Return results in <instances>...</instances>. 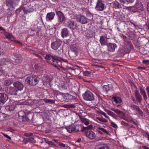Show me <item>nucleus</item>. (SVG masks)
<instances>
[{
  "label": "nucleus",
  "instance_id": "1",
  "mask_svg": "<svg viewBox=\"0 0 149 149\" xmlns=\"http://www.w3.org/2000/svg\"><path fill=\"white\" fill-rule=\"evenodd\" d=\"M39 80V78L35 75L30 76L25 80L26 82L32 86L36 85L38 83Z\"/></svg>",
  "mask_w": 149,
  "mask_h": 149
},
{
  "label": "nucleus",
  "instance_id": "2",
  "mask_svg": "<svg viewBox=\"0 0 149 149\" xmlns=\"http://www.w3.org/2000/svg\"><path fill=\"white\" fill-rule=\"evenodd\" d=\"M83 98L85 100L92 101L94 100L95 98L93 94L90 91L87 90L82 95Z\"/></svg>",
  "mask_w": 149,
  "mask_h": 149
},
{
  "label": "nucleus",
  "instance_id": "3",
  "mask_svg": "<svg viewBox=\"0 0 149 149\" xmlns=\"http://www.w3.org/2000/svg\"><path fill=\"white\" fill-rule=\"evenodd\" d=\"M143 10V6L139 1H137L134 6L130 7V10L134 13L138 12L139 10Z\"/></svg>",
  "mask_w": 149,
  "mask_h": 149
},
{
  "label": "nucleus",
  "instance_id": "4",
  "mask_svg": "<svg viewBox=\"0 0 149 149\" xmlns=\"http://www.w3.org/2000/svg\"><path fill=\"white\" fill-rule=\"evenodd\" d=\"M106 8L104 1L102 0H98L96 3L95 9L98 11L104 10Z\"/></svg>",
  "mask_w": 149,
  "mask_h": 149
},
{
  "label": "nucleus",
  "instance_id": "5",
  "mask_svg": "<svg viewBox=\"0 0 149 149\" xmlns=\"http://www.w3.org/2000/svg\"><path fill=\"white\" fill-rule=\"evenodd\" d=\"M23 60L21 56L19 54H14L11 57V60L16 63H21Z\"/></svg>",
  "mask_w": 149,
  "mask_h": 149
},
{
  "label": "nucleus",
  "instance_id": "6",
  "mask_svg": "<svg viewBox=\"0 0 149 149\" xmlns=\"http://www.w3.org/2000/svg\"><path fill=\"white\" fill-rule=\"evenodd\" d=\"M19 0H7L6 1V5L9 7V8L13 9L14 6H17Z\"/></svg>",
  "mask_w": 149,
  "mask_h": 149
},
{
  "label": "nucleus",
  "instance_id": "7",
  "mask_svg": "<svg viewBox=\"0 0 149 149\" xmlns=\"http://www.w3.org/2000/svg\"><path fill=\"white\" fill-rule=\"evenodd\" d=\"M81 126L79 125H71L66 128L67 131L70 133L73 132H76L79 131Z\"/></svg>",
  "mask_w": 149,
  "mask_h": 149
},
{
  "label": "nucleus",
  "instance_id": "8",
  "mask_svg": "<svg viewBox=\"0 0 149 149\" xmlns=\"http://www.w3.org/2000/svg\"><path fill=\"white\" fill-rule=\"evenodd\" d=\"M56 14L58 16V20L61 23L65 20V17L63 13L60 10H58V9H55Z\"/></svg>",
  "mask_w": 149,
  "mask_h": 149
},
{
  "label": "nucleus",
  "instance_id": "9",
  "mask_svg": "<svg viewBox=\"0 0 149 149\" xmlns=\"http://www.w3.org/2000/svg\"><path fill=\"white\" fill-rule=\"evenodd\" d=\"M75 17H77V21L82 24H86L88 22L87 18L83 15H76Z\"/></svg>",
  "mask_w": 149,
  "mask_h": 149
},
{
  "label": "nucleus",
  "instance_id": "10",
  "mask_svg": "<svg viewBox=\"0 0 149 149\" xmlns=\"http://www.w3.org/2000/svg\"><path fill=\"white\" fill-rule=\"evenodd\" d=\"M70 49L72 56L75 57L77 56L78 52V49L76 44H72L70 46Z\"/></svg>",
  "mask_w": 149,
  "mask_h": 149
},
{
  "label": "nucleus",
  "instance_id": "11",
  "mask_svg": "<svg viewBox=\"0 0 149 149\" xmlns=\"http://www.w3.org/2000/svg\"><path fill=\"white\" fill-rule=\"evenodd\" d=\"M61 43V41L60 40H56L55 41L51 44V47L53 49L56 50L59 47Z\"/></svg>",
  "mask_w": 149,
  "mask_h": 149
},
{
  "label": "nucleus",
  "instance_id": "12",
  "mask_svg": "<svg viewBox=\"0 0 149 149\" xmlns=\"http://www.w3.org/2000/svg\"><path fill=\"white\" fill-rule=\"evenodd\" d=\"M13 85L17 91H22L24 87L23 84L19 81L15 82Z\"/></svg>",
  "mask_w": 149,
  "mask_h": 149
},
{
  "label": "nucleus",
  "instance_id": "13",
  "mask_svg": "<svg viewBox=\"0 0 149 149\" xmlns=\"http://www.w3.org/2000/svg\"><path fill=\"white\" fill-rule=\"evenodd\" d=\"M17 91L14 86H10L7 88V92L10 95H16L17 94Z\"/></svg>",
  "mask_w": 149,
  "mask_h": 149
},
{
  "label": "nucleus",
  "instance_id": "14",
  "mask_svg": "<svg viewBox=\"0 0 149 149\" xmlns=\"http://www.w3.org/2000/svg\"><path fill=\"white\" fill-rule=\"evenodd\" d=\"M62 100L65 102H68L70 100H75L76 98L68 94H65L63 95Z\"/></svg>",
  "mask_w": 149,
  "mask_h": 149
},
{
  "label": "nucleus",
  "instance_id": "15",
  "mask_svg": "<svg viewBox=\"0 0 149 149\" xmlns=\"http://www.w3.org/2000/svg\"><path fill=\"white\" fill-rule=\"evenodd\" d=\"M129 107L132 110H135L137 111L136 113L139 114L141 115H142L143 112L136 105H135L134 104H131L129 106Z\"/></svg>",
  "mask_w": 149,
  "mask_h": 149
},
{
  "label": "nucleus",
  "instance_id": "16",
  "mask_svg": "<svg viewBox=\"0 0 149 149\" xmlns=\"http://www.w3.org/2000/svg\"><path fill=\"white\" fill-rule=\"evenodd\" d=\"M107 38L106 36H102L100 37V42L102 46L107 45L108 44Z\"/></svg>",
  "mask_w": 149,
  "mask_h": 149
},
{
  "label": "nucleus",
  "instance_id": "17",
  "mask_svg": "<svg viewBox=\"0 0 149 149\" xmlns=\"http://www.w3.org/2000/svg\"><path fill=\"white\" fill-rule=\"evenodd\" d=\"M68 26L72 29H77L78 26L76 22L74 21H70L68 22Z\"/></svg>",
  "mask_w": 149,
  "mask_h": 149
},
{
  "label": "nucleus",
  "instance_id": "18",
  "mask_svg": "<svg viewBox=\"0 0 149 149\" xmlns=\"http://www.w3.org/2000/svg\"><path fill=\"white\" fill-rule=\"evenodd\" d=\"M108 50L111 52H113L115 51V49L117 48V46L114 43H109L107 45Z\"/></svg>",
  "mask_w": 149,
  "mask_h": 149
},
{
  "label": "nucleus",
  "instance_id": "19",
  "mask_svg": "<svg viewBox=\"0 0 149 149\" xmlns=\"http://www.w3.org/2000/svg\"><path fill=\"white\" fill-rule=\"evenodd\" d=\"M8 97L4 93H0V103L4 104L8 100Z\"/></svg>",
  "mask_w": 149,
  "mask_h": 149
},
{
  "label": "nucleus",
  "instance_id": "20",
  "mask_svg": "<svg viewBox=\"0 0 149 149\" xmlns=\"http://www.w3.org/2000/svg\"><path fill=\"white\" fill-rule=\"evenodd\" d=\"M84 133L87 137L90 139H93L95 137V134L92 131H85Z\"/></svg>",
  "mask_w": 149,
  "mask_h": 149
},
{
  "label": "nucleus",
  "instance_id": "21",
  "mask_svg": "<svg viewBox=\"0 0 149 149\" xmlns=\"http://www.w3.org/2000/svg\"><path fill=\"white\" fill-rule=\"evenodd\" d=\"M134 94L136 100L139 103H141L142 98L141 95L139 94V92L137 90H136L135 91Z\"/></svg>",
  "mask_w": 149,
  "mask_h": 149
},
{
  "label": "nucleus",
  "instance_id": "22",
  "mask_svg": "<svg viewBox=\"0 0 149 149\" xmlns=\"http://www.w3.org/2000/svg\"><path fill=\"white\" fill-rule=\"evenodd\" d=\"M111 109L114 111L120 117L123 118L125 115V113L122 111L113 108H111Z\"/></svg>",
  "mask_w": 149,
  "mask_h": 149
},
{
  "label": "nucleus",
  "instance_id": "23",
  "mask_svg": "<svg viewBox=\"0 0 149 149\" xmlns=\"http://www.w3.org/2000/svg\"><path fill=\"white\" fill-rule=\"evenodd\" d=\"M55 14L54 12H51L48 13L46 16V20L47 21L49 22L53 19Z\"/></svg>",
  "mask_w": 149,
  "mask_h": 149
},
{
  "label": "nucleus",
  "instance_id": "24",
  "mask_svg": "<svg viewBox=\"0 0 149 149\" xmlns=\"http://www.w3.org/2000/svg\"><path fill=\"white\" fill-rule=\"evenodd\" d=\"M10 63V61L7 58H2L0 59V65H8Z\"/></svg>",
  "mask_w": 149,
  "mask_h": 149
},
{
  "label": "nucleus",
  "instance_id": "25",
  "mask_svg": "<svg viewBox=\"0 0 149 149\" xmlns=\"http://www.w3.org/2000/svg\"><path fill=\"white\" fill-rule=\"evenodd\" d=\"M113 88V86L111 84L108 85H104L103 87V90L104 92L107 93L108 91L111 90Z\"/></svg>",
  "mask_w": 149,
  "mask_h": 149
},
{
  "label": "nucleus",
  "instance_id": "26",
  "mask_svg": "<svg viewBox=\"0 0 149 149\" xmlns=\"http://www.w3.org/2000/svg\"><path fill=\"white\" fill-rule=\"evenodd\" d=\"M65 83L63 81H60L59 85H58L59 89L61 90H63L67 89V87L65 85Z\"/></svg>",
  "mask_w": 149,
  "mask_h": 149
},
{
  "label": "nucleus",
  "instance_id": "27",
  "mask_svg": "<svg viewBox=\"0 0 149 149\" xmlns=\"http://www.w3.org/2000/svg\"><path fill=\"white\" fill-rule=\"evenodd\" d=\"M69 31L66 28H64L61 32V36L63 38L69 36Z\"/></svg>",
  "mask_w": 149,
  "mask_h": 149
},
{
  "label": "nucleus",
  "instance_id": "28",
  "mask_svg": "<svg viewBox=\"0 0 149 149\" xmlns=\"http://www.w3.org/2000/svg\"><path fill=\"white\" fill-rule=\"evenodd\" d=\"M30 114H29L27 115H24L23 116H21L22 117V120L24 121L27 122L30 120L32 118V117H30Z\"/></svg>",
  "mask_w": 149,
  "mask_h": 149
},
{
  "label": "nucleus",
  "instance_id": "29",
  "mask_svg": "<svg viewBox=\"0 0 149 149\" xmlns=\"http://www.w3.org/2000/svg\"><path fill=\"white\" fill-rule=\"evenodd\" d=\"M4 34L5 37L9 40H12V39L14 38L13 36L11 33L6 32Z\"/></svg>",
  "mask_w": 149,
  "mask_h": 149
},
{
  "label": "nucleus",
  "instance_id": "30",
  "mask_svg": "<svg viewBox=\"0 0 149 149\" xmlns=\"http://www.w3.org/2000/svg\"><path fill=\"white\" fill-rule=\"evenodd\" d=\"M65 104L62 106V107L65 108L69 109V108H74L75 107V104Z\"/></svg>",
  "mask_w": 149,
  "mask_h": 149
},
{
  "label": "nucleus",
  "instance_id": "31",
  "mask_svg": "<svg viewBox=\"0 0 149 149\" xmlns=\"http://www.w3.org/2000/svg\"><path fill=\"white\" fill-rule=\"evenodd\" d=\"M112 99H113L114 101L116 102V104L120 103L122 102V100L119 97H116L113 96L112 97Z\"/></svg>",
  "mask_w": 149,
  "mask_h": 149
},
{
  "label": "nucleus",
  "instance_id": "32",
  "mask_svg": "<svg viewBox=\"0 0 149 149\" xmlns=\"http://www.w3.org/2000/svg\"><path fill=\"white\" fill-rule=\"evenodd\" d=\"M55 62L57 64V65L58 66H59L60 68L63 69L64 70H65V68L63 67L62 65L61 61L59 60L58 58H57Z\"/></svg>",
  "mask_w": 149,
  "mask_h": 149
},
{
  "label": "nucleus",
  "instance_id": "33",
  "mask_svg": "<svg viewBox=\"0 0 149 149\" xmlns=\"http://www.w3.org/2000/svg\"><path fill=\"white\" fill-rule=\"evenodd\" d=\"M92 127L93 126L91 125H89V126L86 127H81V131L83 132L85 131H88V130L92 129Z\"/></svg>",
  "mask_w": 149,
  "mask_h": 149
},
{
  "label": "nucleus",
  "instance_id": "34",
  "mask_svg": "<svg viewBox=\"0 0 149 149\" xmlns=\"http://www.w3.org/2000/svg\"><path fill=\"white\" fill-rule=\"evenodd\" d=\"M113 8L116 9L120 8H121V5L117 1L113 3Z\"/></svg>",
  "mask_w": 149,
  "mask_h": 149
},
{
  "label": "nucleus",
  "instance_id": "35",
  "mask_svg": "<svg viewBox=\"0 0 149 149\" xmlns=\"http://www.w3.org/2000/svg\"><path fill=\"white\" fill-rule=\"evenodd\" d=\"M104 111L109 115L112 116L114 118H116V115L112 111L106 109H104Z\"/></svg>",
  "mask_w": 149,
  "mask_h": 149
},
{
  "label": "nucleus",
  "instance_id": "36",
  "mask_svg": "<svg viewBox=\"0 0 149 149\" xmlns=\"http://www.w3.org/2000/svg\"><path fill=\"white\" fill-rule=\"evenodd\" d=\"M13 80L11 79H9L6 80L4 82V85L9 86L13 83Z\"/></svg>",
  "mask_w": 149,
  "mask_h": 149
},
{
  "label": "nucleus",
  "instance_id": "37",
  "mask_svg": "<svg viewBox=\"0 0 149 149\" xmlns=\"http://www.w3.org/2000/svg\"><path fill=\"white\" fill-rule=\"evenodd\" d=\"M122 35L123 36L122 37L123 39V40L125 41L127 43H128L129 44H130V46H131V45L132 46V45L131 41H127V37L125 36L123 34H122Z\"/></svg>",
  "mask_w": 149,
  "mask_h": 149
},
{
  "label": "nucleus",
  "instance_id": "38",
  "mask_svg": "<svg viewBox=\"0 0 149 149\" xmlns=\"http://www.w3.org/2000/svg\"><path fill=\"white\" fill-rule=\"evenodd\" d=\"M98 120L103 123H107L108 122L107 119H105L103 118H101L100 117H97L96 118Z\"/></svg>",
  "mask_w": 149,
  "mask_h": 149
},
{
  "label": "nucleus",
  "instance_id": "39",
  "mask_svg": "<svg viewBox=\"0 0 149 149\" xmlns=\"http://www.w3.org/2000/svg\"><path fill=\"white\" fill-rule=\"evenodd\" d=\"M44 102L46 103H54L55 102V101L54 100L50 99H44Z\"/></svg>",
  "mask_w": 149,
  "mask_h": 149
},
{
  "label": "nucleus",
  "instance_id": "40",
  "mask_svg": "<svg viewBox=\"0 0 149 149\" xmlns=\"http://www.w3.org/2000/svg\"><path fill=\"white\" fill-rule=\"evenodd\" d=\"M123 119L128 122L131 123L133 121L132 118L130 117H126L123 118Z\"/></svg>",
  "mask_w": 149,
  "mask_h": 149
},
{
  "label": "nucleus",
  "instance_id": "41",
  "mask_svg": "<svg viewBox=\"0 0 149 149\" xmlns=\"http://www.w3.org/2000/svg\"><path fill=\"white\" fill-rule=\"evenodd\" d=\"M51 56L50 54H44L43 56L44 58L46 60H49L51 59Z\"/></svg>",
  "mask_w": 149,
  "mask_h": 149
},
{
  "label": "nucleus",
  "instance_id": "42",
  "mask_svg": "<svg viewBox=\"0 0 149 149\" xmlns=\"http://www.w3.org/2000/svg\"><path fill=\"white\" fill-rule=\"evenodd\" d=\"M139 89L140 90V93L142 95H143L146 94L145 90L144 89L140 87H139Z\"/></svg>",
  "mask_w": 149,
  "mask_h": 149
},
{
  "label": "nucleus",
  "instance_id": "43",
  "mask_svg": "<svg viewBox=\"0 0 149 149\" xmlns=\"http://www.w3.org/2000/svg\"><path fill=\"white\" fill-rule=\"evenodd\" d=\"M91 72L87 71L83 72V74L85 76H88L89 75L91 74Z\"/></svg>",
  "mask_w": 149,
  "mask_h": 149
},
{
  "label": "nucleus",
  "instance_id": "44",
  "mask_svg": "<svg viewBox=\"0 0 149 149\" xmlns=\"http://www.w3.org/2000/svg\"><path fill=\"white\" fill-rule=\"evenodd\" d=\"M28 142L30 143H35L36 141L34 139V138L32 137H29L27 138Z\"/></svg>",
  "mask_w": 149,
  "mask_h": 149
},
{
  "label": "nucleus",
  "instance_id": "45",
  "mask_svg": "<svg viewBox=\"0 0 149 149\" xmlns=\"http://www.w3.org/2000/svg\"><path fill=\"white\" fill-rule=\"evenodd\" d=\"M98 129L102 131L103 132L106 133V134H109L107 130H106L105 129L103 128L99 127L98 128Z\"/></svg>",
  "mask_w": 149,
  "mask_h": 149
},
{
  "label": "nucleus",
  "instance_id": "46",
  "mask_svg": "<svg viewBox=\"0 0 149 149\" xmlns=\"http://www.w3.org/2000/svg\"><path fill=\"white\" fill-rule=\"evenodd\" d=\"M86 36L88 38H91L92 37L93 35L91 33V32H87L86 33Z\"/></svg>",
  "mask_w": 149,
  "mask_h": 149
},
{
  "label": "nucleus",
  "instance_id": "47",
  "mask_svg": "<svg viewBox=\"0 0 149 149\" xmlns=\"http://www.w3.org/2000/svg\"><path fill=\"white\" fill-rule=\"evenodd\" d=\"M15 107L12 105H10L9 106L8 110L11 111H13L15 109Z\"/></svg>",
  "mask_w": 149,
  "mask_h": 149
},
{
  "label": "nucleus",
  "instance_id": "48",
  "mask_svg": "<svg viewBox=\"0 0 149 149\" xmlns=\"http://www.w3.org/2000/svg\"><path fill=\"white\" fill-rule=\"evenodd\" d=\"M111 126L114 128L117 127L116 124L112 121L111 122Z\"/></svg>",
  "mask_w": 149,
  "mask_h": 149
},
{
  "label": "nucleus",
  "instance_id": "49",
  "mask_svg": "<svg viewBox=\"0 0 149 149\" xmlns=\"http://www.w3.org/2000/svg\"><path fill=\"white\" fill-rule=\"evenodd\" d=\"M46 81L49 83L52 80V79L49 77L47 76L46 77Z\"/></svg>",
  "mask_w": 149,
  "mask_h": 149
},
{
  "label": "nucleus",
  "instance_id": "50",
  "mask_svg": "<svg viewBox=\"0 0 149 149\" xmlns=\"http://www.w3.org/2000/svg\"><path fill=\"white\" fill-rule=\"evenodd\" d=\"M100 147V149H109L108 146L105 145L101 146Z\"/></svg>",
  "mask_w": 149,
  "mask_h": 149
},
{
  "label": "nucleus",
  "instance_id": "51",
  "mask_svg": "<svg viewBox=\"0 0 149 149\" xmlns=\"http://www.w3.org/2000/svg\"><path fill=\"white\" fill-rule=\"evenodd\" d=\"M33 134L32 133H26L24 134V136L26 137L31 136H33Z\"/></svg>",
  "mask_w": 149,
  "mask_h": 149
},
{
  "label": "nucleus",
  "instance_id": "52",
  "mask_svg": "<svg viewBox=\"0 0 149 149\" xmlns=\"http://www.w3.org/2000/svg\"><path fill=\"white\" fill-rule=\"evenodd\" d=\"M100 114H102L103 116H104L106 118H108V119L109 118V117L108 116H107L106 115V113H105L104 112H103L102 111H100Z\"/></svg>",
  "mask_w": 149,
  "mask_h": 149
},
{
  "label": "nucleus",
  "instance_id": "53",
  "mask_svg": "<svg viewBox=\"0 0 149 149\" xmlns=\"http://www.w3.org/2000/svg\"><path fill=\"white\" fill-rule=\"evenodd\" d=\"M142 63H143L147 65H148L149 64V60H143L142 61Z\"/></svg>",
  "mask_w": 149,
  "mask_h": 149
},
{
  "label": "nucleus",
  "instance_id": "54",
  "mask_svg": "<svg viewBox=\"0 0 149 149\" xmlns=\"http://www.w3.org/2000/svg\"><path fill=\"white\" fill-rule=\"evenodd\" d=\"M121 124L122 125L125 126H128V124L124 121H122L121 122Z\"/></svg>",
  "mask_w": 149,
  "mask_h": 149
},
{
  "label": "nucleus",
  "instance_id": "55",
  "mask_svg": "<svg viewBox=\"0 0 149 149\" xmlns=\"http://www.w3.org/2000/svg\"><path fill=\"white\" fill-rule=\"evenodd\" d=\"M22 143L23 144H26L28 143V139H24L22 141Z\"/></svg>",
  "mask_w": 149,
  "mask_h": 149
},
{
  "label": "nucleus",
  "instance_id": "56",
  "mask_svg": "<svg viewBox=\"0 0 149 149\" xmlns=\"http://www.w3.org/2000/svg\"><path fill=\"white\" fill-rule=\"evenodd\" d=\"M22 9L24 13L27 14L30 12L28 10H26L24 7H22Z\"/></svg>",
  "mask_w": 149,
  "mask_h": 149
},
{
  "label": "nucleus",
  "instance_id": "57",
  "mask_svg": "<svg viewBox=\"0 0 149 149\" xmlns=\"http://www.w3.org/2000/svg\"><path fill=\"white\" fill-rule=\"evenodd\" d=\"M0 31H2V33H3L4 34L6 32V29L1 26H0Z\"/></svg>",
  "mask_w": 149,
  "mask_h": 149
},
{
  "label": "nucleus",
  "instance_id": "58",
  "mask_svg": "<svg viewBox=\"0 0 149 149\" xmlns=\"http://www.w3.org/2000/svg\"><path fill=\"white\" fill-rule=\"evenodd\" d=\"M51 57L52 58V61L53 62H55L57 58V56H51Z\"/></svg>",
  "mask_w": 149,
  "mask_h": 149
},
{
  "label": "nucleus",
  "instance_id": "59",
  "mask_svg": "<svg viewBox=\"0 0 149 149\" xmlns=\"http://www.w3.org/2000/svg\"><path fill=\"white\" fill-rule=\"evenodd\" d=\"M22 7H21L18 9H17L16 11V13H20L21 11L22 10Z\"/></svg>",
  "mask_w": 149,
  "mask_h": 149
},
{
  "label": "nucleus",
  "instance_id": "60",
  "mask_svg": "<svg viewBox=\"0 0 149 149\" xmlns=\"http://www.w3.org/2000/svg\"><path fill=\"white\" fill-rule=\"evenodd\" d=\"M134 1L135 0H126V2L127 4L133 3Z\"/></svg>",
  "mask_w": 149,
  "mask_h": 149
},
{
  "label": "nucleus",
  "instance_id": "61",
  "mask_svg": "<svg viewBox=\"0 0 149 149\" xmlns=\"http://www.w3.org/2000/svg\"><path fill=\"white\" fill-rule=\"evenodd\" d=\"M51 64L54 67L56 68H57L58 69H59V68L60 67L59 66H58L57 64H55L54 63H52Z\"/></svg>",
  "mask_w": 149,
  "mask_h": 149
},
{
  "label": "nucleus",
  "instance_id": "62",
  "mask_svg": "<svg viewBox=\"0 0 149 149\" xmlns=\"http://www.w3.org/2000/svg\"><path fill=\"white\" fill-rule=\"evenodd\" d=\"M3 135L6 138H8V139H11V138L8 135L3 134Z\"/></svg>",
  "mask_w": 149,
  "mask_h": 149
},
{
  "label": "nucleus",
  "instance_id": "63",
  "mask_svg": "<svg viewBox=\"0 0 149 149\" xmlns=\"http://www.w3.org/2000/svg\"><path fill=\"white\" fill-rule=\"evenodd\" d=\"M58 144L59 145V146L63 147H65V144H63L62 143H58Z\"/></svg>",
  "mask_w": 149,
  "mask_h": 149
},
{
  "label": "nucleus",
  "instance_id": "64",
  "mask_svg": "<svg viewBox=\"0 0 149 149\" xmlns=\"http://www.w3.org/2000/svg\"><path fill=\"white\" fill-rule=\"evenodd\" d=\"M147 9L148 12H149V1L147 3Z\"/></svg>",
  "mask_w": 149,
  "mask_h": 149
}]
</instances>
